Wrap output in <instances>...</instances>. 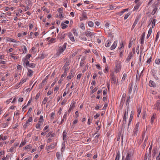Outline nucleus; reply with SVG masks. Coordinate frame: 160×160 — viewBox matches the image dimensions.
Masks as SVG:
<instances>
[{
    "label": "nucleus",
    "mask_w": 160,
    "mask_h": 160,
    "mask_svg": "<svg viewBox=\"0 0 160 160\" xmlns=\"http://www.w3.org/2000/svg\"><path fill=\"white\" fill-rule=\"evenodd\" d=\"M10 56H11L12 58H13L14 59L15 58L17 59L18 58L17 57H16L14 55H15L14 54L12 53H10Z\"/></svg>",
    "instance_id": "obj_46"
},
{
    "label": "nucleus",
    "mask_w": 160,
    "mask_h": 160,
    "mask_svg": "<svg viewBox=\"0 0 160 160\" xmlns=\"http://www.w3.org/2000/svg\"><path fill=\"white\" fill-rule=\"evenodd\" d=\"M71 75H71L72 77H73L74 75V73L73 72V71L72 70L71 72H70Z\"/></svg>",
    "instance_id": "obj_60"
},
{
    "label": "nucleus",
    "mask_w": 160,
    "mask_h": 160,
    "mask_svg": "<svg viewBox=\"0 0 160 160\" xmlns=\"http://www.w3.org/2000/svg\"><path fill=\"white\" fill-rule=\"evenodd\" d=\"M126 76V75L125 73H124L123 74V76L122 78V81H124L125 80Z\"/></svg>",
    "instance_id": "obj_55"
},
{
    "label": "nucleus",
    "mask_w": 160,
    "mask_h": 160,
    "mask_svg": "<svg viewBox=\"0 0 160 160\" xmlns=\"http://www.w3.org/2000/svg\"><path fill=\"white\" fill-rule=\"evenodd\" d=\"M155 114H154L152 116L151 118V123L152 124L155 118Z\"/></svg>",
    "instance_id": "obj_28"
},
{
    "label": "nucleus",
    "mask_w": 160,
    "mask_h": 160,
    "mask_svg": "<svg viewBox=\"0 0 160 160\" xmlns=\"http://www.w3.org/2000/svg\"><path fill=\"white\" fill-rule=\"evenodd\" d=\"M7 41L9 42H19L18 41H16L15 40L12 38H8L7 39Z\"/></svg>",
    "instance_id": "obj_13"
},
{
    "label": "nucleus",
    "mask_w": 160,
    "mask_h": 160,
    "mask_svg": "<svg viewBox=\"0 0 160 160\" xmlns=\"http://www.w3.org/2000/svg\"><path fill=\"white\" fill-rule=\"evenodd\" d=\"M42 123L43 122H40V121L38 122V123L36 125V128L38 130H39L40 128V126H42Z\"/></svg>",
    "instance_id": "obj_14"
},
{
    "label": "nucleus",
    "mask_w": 160,
    "mask_h": 160,
    "mask_svg": "<svg viewBox=\"0 0 160 160\" xmlns=\"http://www.w3.org/2000/svg\"><path fill=\"white\" fill-rule=\"evenodd\" d=\"M157 10V8L156 7L155 8H154V9L153 10L152 13V15H154L155 14Z\"/></svg>",
    "instance_id": "obj_51"
},
{
    "label": "nucleus",
    "mask_w": 160,
    "mask_h": 160,
    "mask_svg": "<svg viewBox=\"0 0 160 160\" xmlns=\"http://www.w3.org/2000/svg\"><path fill=\"white\" fill-rule=\"evenodd\" d=\"M86 35L87 37L90 36V32L88 31H87L85 32Z\"/></svg>",
    "instance_id": "obj_49"
},
{
    "label": "nucleus",
    "mask_w": 160,
    "mask_h": 160,
    "mask_svg": "<svg viewBox=\"0 0 160 160\" xmlns=\"http://www.w3.org/2000/svg\"><path fill=\"white\" fill-rule=\"evenodd\" d=\"M43 117L42 116V115H41L40 116V118L39 119V121L38 122H40H40H43Z\"/></svg>",
    "instance_id": "obj_44"
},
{
    "label": "nucleus",
    "mask_w": 160,
    "mask_h": 160,
    "mask_svg": "<svg viewBox=\"0 0 160 160\" xmlns=\"http://www.w3.org/2000/svg\"><path fill=\"white\" fill-rule=\"evenodd\" d=\"M65 71V70H64V71L63 74L61 76V78H62L63 77H65L66 76L67 74V71Z\"/></svg>",
    "instance_id": "obj_39"
},
{
    "label": "nucleus",
    "mask_w": 160,
    "mask_h": 160,
    "mask_svg": "<svg viewBox=\"0 0 160 160\" xmlns=\"http://www.w3.org/2000/svg\"><path fill=\"white\" fill-rule=\"evenodd\" d=\"M111 81L113 83H115L116 82V78L114 76L113 74H111Z\"/></svg>",
    "instance_id": "obj_7"
},
{
    "label": "nucleus",
    "mask_w": 160,
    "mask_h": 160,
    "mask_svg": "<svg viewBox=\"0 0 160 160\" xmlns=\"http://www.w3.org/2000/svg\"><path fill=\"white\" fill-rule=\"evenodd\" d=\"M132 83L131 85V86L129 88V93H131V92H132Z\"/></svg>",
    "instance_id": "obj_53"
},
{
    "label": "nucleus",
    "mask_w": 160,
    "mask_h": 160,
    "mask_svg": "<svg viewBox=\"0 0 160 160\" xmlns=\"http://www.w3.org/2000/svg\"><path fill=\"white\" fill-rule=\"evenodd\" d=\"M42 111V110L41 109L38 110V112H37V115H39L41 113Z\"/></svg>",
    "instance_id": "obj_59"
},
{
    "label": "nucleus",
    "mask_w": 160,
    "mask_h": 160,
    "mask_svg": "<svg viewBox=\"0 0 160 160\" xmlns=\"http://www.w3.org/2000/svg\"><path fill=\"white\" fill-rule=\"evenodd\" d=\"M138 131V130L137 129H134L133 131L134 133L133 134L134 136H135L137 135Z\"/></svg>",
    "instance_id": "obj_47"
},
{
    "label": "nucleus",
    "mask_w": 160,
    "mask_h": 160,
    "mask_svg": "<svg viewBox=\"0 0 160 160\" xmlns=\"http://www.w3.org/2000/svg\"><path fill=\"white\" fill-rule=\"evenodd\" d=\"M32 121V117H30L28 120L26 121V122L23 125V128L26 129L29 125V122H31Z\"/></svg>",
    "instance_id": "obj_2"
},
{
    "label": "nucleus",
    "mask_w": 160,
    "mask_h": 160,
    "mask_svg": "<svg viewBox=\"0 0 160 160\" xmlns=\"http://www.w3.org/2000/svg\"><path fill=\"white\" fill-rule=\"evenodd\" d=\"M69 34V38L71 40V41L73 42L75 41L74 38L72 35V34L71 32H69L68 33Z\"/></svg>",
    "instance_id": "obj_15"
},
{
    "label": "nucleus",
    "mask_w": 160,
    "mask_h": 160,
    "mask_svg": "<svg viewBox=\"0 0 160 160\" xmlns=\"http://www.w3.org/2000/svg\"><path fill=\"white\" fill-rule=\"evenodd\" d=\"M48 99V98L47 97H45L42 101V103L45 105L47 102Z\"/></svg>",
    "instance_id": "obj_37"
},
{
    "label": "nucleus",
    "mask_w": 160,
    "mask_h": 160,
    "mask_svg": "<svg viewBox=\"0 0 160 160\" xmlns=\"http://www.w3.org/2000/svg\"><path fill=\"white\" fill-rule=\"evenodd\" d=\"M126 96V93H123L122 94V97L121 102V103L122 104H122H123L124 103L125 100Z\"/></svg>",
    "instance_id": "obj_8"
},
{
    "label": "nucleus",
    "mask_w": 160,
    "mask_h": 160,
    "mask_svg": "<svg viewBox=\"0 0 160 160\" xmlns=\"http://www.w3.org/2000/svg\"><path fill=\"white\" fill-rule=\"evenodd\" d=\"M61 26H62V28L63 29L67 27H68L67 25H66L64 23H61Z\"/></svg>",
    "instance_id": "obj_36"
},
{
    "label": "nucleus",
    "mask_w": 160,
    "mask_h": 160,
    "mask_svg": "<svg viewBox=\"0 0 160 160\" xmlns=\"http://www.w3.org/2000/svg\"><path fill=\"white\" fill-rule=\"evenodd\" d=\"M98 142V140L97 138H95L92 141V143L93 144H96Z\"/></svg>",
    "instance_id": "obj_43"
},
{
    "label": "nucleus",
    "mask_w": 160,
    "mask_h": 160,
    "mask_svg": "<svg viewBox=\"0 0 160 160\" xmlns=\"http://www.w3.org/2000/svg\"><path fill=\"white\" fill-rule=\"evenodd\" d=\"M55 134L54 133H52L51 132H49L47 135L46 137H50L52 138L54 136Z\"/></svg>",
    "instance_id": "obj_25"
},
{
    "label": "nucleus",
    "mask_w": 160,
    "mask_h": 160,
    "mask_svg": "<svg viewBox=\"0 0 160 160\" xmlns=\"http://www.w3.org/2000/svg\"><path fill=\"white\" fill-rule=\"evenodd\" d=\"M159 34H160L159 32H158V33H157V34L156 35V39L155 40L156 41H157L158 38L159 36Z\"/></svg>",
    "instance_id": "obj_56"
},
{
    "label": "nucleus",
    "mask_w": 160,
    "mask_h": 160,
    "mask_svg": "<svg viewBox=\"0 0 160 160\" xmlns=\"http://www.w3.org/2000/svg\"><path fill=\"white\" fill-rule=\"evenodd\" d=\"M70 62L69 61H67L63 66L62 69L63 68L65 71H68V66Z\"/></svg>",
    "instance_id": "obj_5"
},
{
    "label": "nucleus",
    "mask_w": 160,
    "mask_h": 160,
    "mask_svg": "<svg viewBox=\"0 0 160 160\" xmlns=\"http://www.w3.org/2000/svg\"><path fill=\"white\" fill-rule=\"evenodd\" d=\"M128 9L127 8L121 11V12H119L118 13V14H119L120 16L122 15L125 12L128 11Z\"/></svg>",
    "instance_id": "obj_26"
},
{
    "label": "nucleus",
    "mask_w": 160,
    "mask_h": 160,
    "mask_svg": "<svg viewBox=\"0 0 160 160\" xmlns=\"http://www.w3.org/2000/svg\"><path fill=\"white\" fill-rule=\"evenodd\" d=\"M152 29L151 28L149 29V30H148V35H147V38H148L149 37V36H150L151 34L152 33Z\"/></svg>",
    "instance_id": "obj_32"
},
{
    "label": "nucleus",
    "mask_w": 160,
    "mask_h": 160,
    "mask_svg": "<svg viewBox=\"0 0 160 160\" xmlns=\"http://www.w3.org/2000/svg\"><path fill=\"white\" fill-rule=\"evenodd\" d=\"M120 157V152L119 151H118L117 153L116 157L115 160H119Z\"/></svg>",
    "instance_id": "obj_34"
},
{
    "label": "nucleus",
    "mask_w": 160,
    "mask_h": 160,
    "mask_svg": "<svg viewBox=\"0 0 160 160\" xmlns=\"http://www.w3.org/2000/svg\"><path fill=\"white\" fill-rule=\"evenodd\" d=\"M33 71L30 69H28L27 75L29 77H31L33 74Z\"/></svg>",
    "instance_id": "obj_20"
},
{
    "label": "nucleus",
    "mask_w": 160,
    "mask_h": 160,
    "mask_svg": "<svg viewBox=\"0 0 160 160\" xmlns=\"http://www.w3.org/2000/svg\"><path fill=\"white\" fill-rule=\"evenodd\" d=\"M95 34L96 33L91 32V39L92 42H95V41H96L97 38V36L95 35Z\"/></svg>",
    "instance_id": "obj_4"
},
{
    "label": "nucleus",
    "mask_w": 160,
    "mask_h": 160,
    "mask_svg": "<svg viewBox=\"0 0 160 160\" xmlns=\"http://www.w3.org/2000/svg\"><path fill=\"white\" fill-rule=\"evenodd\" d=\"M149 85L151 87H155L156 85L155 83L152 81L150 80L149 82Z\"/></svg>",
    "instance_id": "obj_22"
},
{
    "label": "nucleus",
    "mask_w": 160,
    "mask_h": 160,
    "mask_svg": "<svg viewBox=\"0 0 160 160\" xmlns=\"http://www.w3.org/2000/svg\"><path fill=\"white\" fill-rule=\"evenodd\" d=\"M140 78V75L139 76V74L138 73V71L137 74V76L136 78V80L139 81Z\"/></svg>",
    "instance_id": "obj_48"
},
{
    "label": "nucleus",
    "mask_w": 160,
    "mask_h": 160,
    "mask_svg": "<svg viewBox=\"0 0 160 160\" xmlns=\"http://www.w3.org/2000/svg\"><path fill=\"white\" fill-rule=\"evenodd\" d=\"M33 26L32 24L30 23L29 24V29L31 30Z\"/></svg>",
    "instance_id": "obj_64"
},
{
    "label": "nucleus",
    "mask_w": 160,
    "mask_h": 160,
    "mask_svg": "<svg viewBox=\"0 0 160 160\" xmlns=\"http://www.w3.org/2000/svg\"><path fill=\"white\" fill-rule=\"evenodd\" d=\"M32 148L31 146L30 145H27L25 147V149H28L31 148Z\"/></svg>",
    "instance_id": "obj_54"
},
{
    "label": "nucleus",
    "mask_w": 160,
    "mask_h": 160,
    "mask_svg": "<svg viewBox=\"0 0 160 160\" xmlns=\"http://www.w3.org/2000/svg\"><path fill=\"white\" fill-rule=\"evenodd\" d=\"M75 102L74 101L72 102L70 107V108H71V109H73L75 107Z\"/></svg>",
    "instance_id": "obj_33"
},
{
    "label": "nucleus",
    "mask_w": 160,
    "mask_h": 160,
    "mask_svg": "<svg viewBox=\"0 0 160 160\" xmlns=\"http://www.w3.org/2000/svg\"><path fill=\"white\" fill-rule=\"evenodd\" d=\"M84 61L83 60H81V61L80 66V67H82L84 65Z\"/></svg>",
    "instance_id": "obj_42"
},
{
    "label": "nucleus",
    "mask_w": 160,
    "mask_h": 160,
    "mask_svg": "<svg viewBox=\"0 0 160 160\" xmlns=\"http://www.w3.org/2000/svg\"><path fill=\"white\" fill-rule=\"evenodd\" d=\"M80 27L81 28L82 30H84L85 29L84 25L83 23H81Z\"/></svg>",
    "instance_id": "obj_41"
},
{
    "label": "nucleus",
    "mask_w": 160,
    "mask_h": 160,
    "mask_svg": "<svg viewBox=\"0 0 160 160\" xmlns=\"http://www.w3.org/2000/svg\"><path fill=\"white\" fill-rule=\"evenodd\" d=\"M133 156V154L130 152H128L127 153L126 159L127 160H130L132 159Z\"/></svg>",
    "instance_id": "obj_6"
},
{
    "label": "nucleus",
    "mask_w": 160,
    "mask_h": 160,
    "mask_svg": "<svg viewBox=\"0 0 160 160\" xmlns=\"http://www.w3.org/2000/svg\"><path fill=\"white\" fill-rule=\"evenodd\" d=\"M139 126V122H138L135 126V129L138 130Z\"/></svg>",
    "instance_id": "obj_57"
},
{
    "label": "nucleus",
    "mask_w": 160,
    "mask_h": 160,
    "mask_svg": "<svg viewBox=\"0 0 160 160\" xmlns=\"http://www.w3.org/2000/svg\"><path fill=\"white\" fill-rule=\"evenodd\" d=\"M31 57V55L30 54H28L25 57V58H24V60L23 61V63L25 62H26V60H27V59H29Z\"/></svg>",
    "instance_id": "obj_24"
},
{
    "label": "nucleus",
    "mask_w": 160,
    "mask_h": 160,
    "mask_svg": "<svg viewBox=\"0 0 160 160\" xmlns=\"http://www.w3.org/2000/svg\"><path fill=\"white\" fill-rule=\"evenodd\" d=\"M58 11L60 13H62V9L61 8H59L58 9Z\"/></svg>",
    "instance_id": "obj_63"
},
{
    "label": "nucleus",
    "mask_w": 160,
    "mask_h": 160,
    "mask_svg": "<svg viewBox=\"0 0 160 160\" xmlns=\"http://www.w3.org/2000/svg\"><path fill=\"white\" fill-rule=\"evenodd\" d=\"M151 20V21L149 23V25H150V24L152 22V28H154V27H155V25L156 20L155 19H153V21H152V19L151 18L150 19V20Z\"/></svg>",
    "instance_id": "obj_17"
},
{
    "label": "nucleus",
    "mask_w": 160,
    "mask_h": 160,
    "mask_svg": "<svg viewBox=\"0 0 160 160\" xmlns=\"http://www.w3.org/2000/svg\"><path fill=\"white\" fill-rule=\"evenodd\" d=\"M67 134L66 132L65 131H64L62 133V136L63 140L65 142L67 141Z\"/></svg>",
    "instance_id": "obj_16"
},
{
    "label": "nucleus",
    "mask_w": 160,
    "mask_h": 160,
    "mask_svg": "<svg viewBox=\"0 0 160 160\" xmlns=\"http://www.w3.org/2000/svg\"><path fill=\"white\" fill-rule=\"evenodd\" d=\"M56 156L58 160H59L61 158V152H57L56 154Z\"/></svg>",
    "instance_id": "obj_29"
},
{
    "label": "nucleus",
    "mask_w": 160,
    "mask_h": 160,
    "mask_svg": "<svg viewBox=\"0 0 160 160\" xmlns=\"http://www.w3.org/2000/svg\"><path fill=\"white\" fill-rule=\"evenodd\" d=\"M66 116H67V114H66V112L65 114L64 115V116H63L62 119L61 121V122L59 124H62L63 122L64 121V119L65 118H66Z\"/></svg>",
    "instance_id": "obj_35"
},
{
    "label": "nucleus",
    "mask_w": 160,
    "mask_h": 160,
    "mask_svg": "<svg viewBox=\"0 0 160 160\" xmlns=\"http://www.w3.org/2000/svg\"><path fill=\"white\" fill-rule=\"evenodd\" d=\"M26 80L25 79H22L20 81V82L18 84L20 85L22 84L24 82H26Z\"/></svg>",
    "instance_id": "obj_38"
},
{
    "label": "nucleus",
    "mask_w": 160,
    "mask_h": 160,
    "mask_svg": "<svg viewBox=\"0 0 160 160\" xmlns=\"http://www.w3.org/2000/svg\"><path fill=\"white\" fill-rule=\"evenodd\" d=\"M111 43V42L110 41H109L107 43L106 45V47H108L110 46V44Z\"/></svg>",
    "instance_id": "obj_58"
},
{
    "label": "nucleus",
    "mask_w": 160,
    "mask_h": 160,
    "mask_svg": "<svg viewBox=\"0 0 160 160\" xmlns=\"http://www.w3.org/2000/svg\"><path fill=\"white\" fill-rule=\"evenodd\" d=\"M117 44V41H115L113 43V44L111 46V49L112 50L113 49H114L116 47V46Z\"/></svg>",
    "instance_id": "obj_21"
},
{
    "label": "nucleus",
    "mask_w": 160,
    "mask_h": 160,
    "mask_svg": "<svg viewBox=\"0 0 160 160\" xmlns=\"http://www.w3.org/2000/svg\"><path fill=\"white\" fill-rule=\"evenodd\" d=\"M67 45V43L65 42L63 45L60 46L59 47L58 52L59 54L62 53L65 50V49H66Z\"/></svg>",
    "instance_id": "obj_1"
},
{
    "label": "nucleus",
    "mask_w": 160,
    "mask_h": 160,
    "mask_svg": "<svg viewBox=\"0 0 160 160\" xmlns=\"http://www.w3.org/2000/svg\"><path fill=\"white\" fill-rule=\"evenodd\" d=\"M54 113L53 112H52L51 114V116H50L51 119H52L54 118Z\"/></svg>",
    "instance_id": "obj_62"
},
{
    "label": "nucleus",
    "mask_w": 160,
    "mask_h": 160,
    "mask_svg": "<svg viewBox=\"0 0 160 160\" xmlns=\"http://www.w3.org/2000/svg\"><path fill=\"white\" fill-rule=\"evenodd\" d=\"M140 5L139 4H137L134 8V10H137L138 9Z\"/></svg>",
    "instance_id": "obj_50"
},
{
    "label": "nucleus",
    "mask_w": 160,
    "mask_h": 160,
    "mask_svg": "<svg viewBox=\"0 0 160 160\" xmlns=\"http://www.w3.org/2000/svg\"><path fill=\"white\" fill-rule=\"evenodd\" d=\"M127 108V111H125L124 114V117L123 118H124V119H125V118H127V117L128 115V109L129 108L128 106Z\"/></svg>",
    "instance_id": "obj_27"
},
{
    "label": "nucleus",
    "mask_w": 160,
    "mask_h": 160,
    "mask_svg": "<svg viewBox=\"0 0 160 160\" xmlns=\"http://www.w3.org/2000/svg\"><path fill=\"white\" fill-rule=\"evenodd\" d=\"M132 55L133 54L132 52H131L126 59V60L127 62H129V61L130 59H131V58L132 57Z\"/></svg>",
    "instance_id": "obj_19"
},
{
    "label": "nucleus",
    "mask_w": 160,
    "mask_h": 160,
    "mask_svg": "<svg viewBox=\"0 0 160 160\" xmlns=\"http://www.w3.org/2000/svg\"><path fill=\"white\" fill-rule=\"evenodd\" d=\"M145 36V32H143L142 34V38L141 39V44H142L143 43Z\"/></svg>",
    "instance_id": "obj_23"
},
{
    "label": "nucleus",
    "mask_w": 160,
    "mask_h": 160,
    "mask_svg": "<svg viewBox=\"0 0 160 160\" xmlns=\"http://www.w3.org/2000/svg\"><path fill=\"white\" fill-rule=\"evenodd\" d=\"M80 18L81 21L87 19V17L86 13L85 12L82 13V17H80Z\"/></svg>",
    "instance_id": "obj_11"
},
{
    "label": "nucleus",
    "mask_w": 160,
    "mask_h": 160,
    "mask_svg": "<svg viewBox=\"0 0 160 160\" xmlns=\"http://www.w3.org/2000/svg\"><path fill=\"white\" fill-rule=\"evenodd\" d=\"M108 37L112 38H113V33L111 32L109 33L108 35Z\"/></svg>",
    "instance_id": "obj_45"
},
{
    "label": "nucleus",
    "mask_w": 160,
    "mask_h": 160,
    "mask_svg": "<svg viewBox=\"0 0 160 160\" xmlns=\"http://www.w3.org/2000/svg\"><path fill=\"white\" fill-rule=\"evenodd\" d=\"M139 21V19L138 18H136L134 21V23L133 24L132 26V28H131V30H133L134 28L135 27V26L136 24Z\"/></svg>",
    "instance_id": "obj_18"
},
{
    "label": "nucleus",
    "mask_w": 160,
    "mask_h": 160,
    "mask_svg": "<svg viewBox=\"0 0 160 160\" xmlns=\"http://www.w3.org/2000/svg\"><path fill=\"white\" fill-rule=\"evenodd\" d=\"M23 64L26 66H28L30 68H33L35 67V64L33 63H29V62L28 60H26V62L24 63H23Z\"/></svg>",
    "instance_id": "obj_3"
},
{
    "label": "nucleus",
    "mask_w": 160,
    "mask_h": 160,
    "mask_svg": "<svg viewBox=\"0 0 160 160\" xmlns=\"http://www.w3.org/2000/svg\"><path fill=\"white\" fill-rule=\"evenodd\" d=\"M155 108L157 110L160 109V101L158 100L157 101L155 105Z\"/></svg>",
    "instance_id": "obj_10"
},
{
    "label": "nucleus",
    "mask_w": 160,
    "mask_h": 160,
    "mask_svg": "<svg viewBox=\"0 0 160 160\" xmlns=\"http://www.w3.org/2000/svg\"><path fill=\"white\" fill-rule=\"evenodd\" d=\"M155 62L157 64L160 65V59H156L155 61Z\"/></svg>",
    "instance_id": "obj_40"
},
{
    "label": "nucleus",
    "mask_w": 160,
    "mask_h": 160,
    "mask_svg": "<svg viewBox=\"0 0 160 160\" xmlns=\"http://www.w3.org/2000/svg\"><path fill=\"white\" fill-rule=\"evenodd\" d=\"M66 34L64 33H62L60 35H59L58 38L61 41L63 39H64L65 37Z\"/></svg>",
    "instance_id": "obj_12"
},
{
    "label": "nucleus",
    "mask_w": 160,
    "mask_h": 160,
    "mask_svg": "<svg viewBox=\"0 0 160 160\" xmlns=\"http://www.w3.org/2000/svg\"><path fill=\"white\" fill-rule=\"evenodd\" d=\"M8 123H5L2 124V127L5 128L8 126Z\"/></svg>",
    "instance_id": "obj_52"
},
{
    "label": "nucleus",
    "mask_w": 160,
    "mask_h": 160,
    "mask_svg": "<svg viewBox=\"0 0 160 160\" xmlns=\"http://www.w3.org/2000/svg\"><path fill=\"white\" fill-rule=\"evenodd\" d=\"M133 114H134L133 111H132L131 112L130 117V118H129L130 123L131 122V121L132 120V118H133Z\"/></svg>",
    "instance_id": "obj_31"
},
{
    "label": "nucleus",
    "mask_w": 160,
    "mask_h": 160,
    "mask_svg": "<svg viewBox=\"0 0 160 160\" xmlns=\"http://www.w3.org/2000/svg\"><path fill=\"white\" fill-rule=\"evenodd\" d=\"M130 15V14L129 13H127L124 17V19H126L128 18V16Z\"/></svg>",
    "instance_id": "obj_61"
},
{
    "label": "nucleus",
    "mask_w": 160,
    "mask_h": 160,
    "mask_svg": "<svg viewBox=\"0 0 160 160\" xmlns=\"http://www.w3.org/2000/svg\"><path fill=\"white\" fill-rule=\"evenodd\" d=\"M22 49H23V53H26L27 52V50L26 46L24 45L22 46Z\"/></svg>",
    "instance_id": "obj_30"
},
{
    "label": "nucleus",
    "mask_w": 160,
    "mask_h": 160,
    "mask_svg": "<svg viewBox=\"0 0 160 160\" xmlns=\"http://www.w3.org/2000/svg\"><path fill=\"white\" fill-rule=\"evenodd\" d=\"M55 145L56 144L54 143H52L51 145L47 146L46 147V149L48 150L50 149H52L54 148Z\"/></svg>",
    "instance_id": "obj_9"
}]
</instances>
